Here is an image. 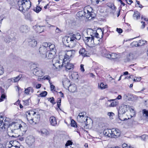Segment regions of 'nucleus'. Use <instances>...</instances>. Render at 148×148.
<instances>
[{"label":"nucleus","mask_w":148,"mask_h":148,"mask_svg":"<svg viewBox=\"0 0 148 148\" xmlns=\"http://www.w3.org/2000/svg\"><path fill=\"white\" fill-rule=\"evenodd\" d=\"M23 126L17 122H12L8 126L7 128L8 135L12 137H16L17 136L15 134L18 130H22Z\"/></svg>","instance_id":"f257e3e1"},{"label":"nucleus","mask_w":148,"mask_h":148,"mask_svg":"<svg viewBox=\"0 0 148 148\" xmlns=\"http://www.w3.org/2000/svg\"><path fill=\"white\" fill-rule=\"evenodd\" d=\"M17 4L19 10L24 13L30 8L31 5L29 0H18Z\"/></svg>","instance_id":"f03ea898"},{"label":"nucleus","mask_w":148,"mask_h":148,"mask_svg":"<svg viewBox=\"0 0 148 148\" xmlns=\"http://www.w3.org/2000/svg\"><path fill=\"white\" fill-rule=\"evenodd\" d=\"M63 41L64 43L66 45L72 47H75L76 42V40L74 39V38L69 36L65 37Z\"/></svg>","instance_id":"7ed1b4c3"},{"label":"nucleus","mask_w":148,"mask_h":148,"mask_svg":"<svg viewBox=\"0 0 148 148\" xmlns=\"http://www.w3.org/2000/svg\"><path fill=\"white\" fill-rule=\"evenodd\" d=\"M75 53V51L74 50L67 51L64 56L63 60V65L66 64L65 62L74 57Z\"/></svg>","instance_id":"20e7f679"},{"label":"nucleus","mask_w":148,"mask_h":148,"mask_svg":"<svg viewBox=\"0 0 148 148\" xmlns=\"http://www.w3.org/2000/svg\"><path fill=\"white\" fill-rule=\"evenodd\" d=\"M98 31L99 30L100 33L101 34V38L99 36V35L96 36L92 38L93 41L94 42V46L97 45L99 43L100 40L101 38H102L103 36V31L101 28L98 29Z\"/></svg>","instance_id":"39448f33"},{"label":"nucleus","mask_w":148,"mask_h":148,"mask_svg":"<svg viewBox=\"0 0 148 148\" xmlns=\"http://www.w3.org/2000/svg\"><path fill=\"white\" fill-rule=\"evenodd\" d=\"M7 118L3 117L0 115V128L2 130H4L5 129V126L7 125L8 121Z\"/></svg>","instance_id":"423d86ee"},{"label":"nucleus","mask_w":148,"mask_h":148,"mask_svg":"<svg viewBox=\"0 0 148 148\" xmlns=\"http://www.w3.org/2000/svg\"><path fill=\"white\" fill-rule=\"evenodd\" d=\"M105 56L106 58L112 60H115L120 58V56L119 54L111 52L106 53L105 54Z\"/></svg>","instance_id":"0eeeda50"},{"label":"nucleus","mask_w":148,"mask_h":148,"mask_svg":"<svg viewBox=\"0 0 148 148\" xmlns=\"http://www.w3.org/2000/svg\"><path fill=\"white\" fill-rule=\"evenodd\" d=\"M40 116L38 113L37 112L34 116H32V117L29 116L28 117V121L31 124H32L34 122L35 123L39 121L40 119Z\"/></svg>","instance_id":"6e6552de"},{"label":"nucleus","mask_w":148,"mask_h":148,"mask_svg":"<svg viewBox=\"0 0 148 148\" xmlns=\"http://www.w3.org/2000/svg\"><path fill=\"white\" fill-rule=\"evenodd\" d=\"M35 142V138L32 136L30 135L27 137L26 140V144L29 147H31L34 145Z\"/></svg>","instance_id":"1a4fd4ad"},{"label":"nucleus","mask_w":148,"mask_h":148,"mask_svg":"<svg viewBox=\"0 0 148 148\" xmlns=\"http://www.w3.org/2000/svg\"><path fill=\"white\" fill-rule=\"evenodd\" d=\"M130 109L129 106L125 104H122L119 107L118 111L119 116V114H124L128 110Z\"/></svg>","instance_id":"9d476101"},{"label":"nucleus","mask_w":148,"mask_h":148,"mask_svg":"<svg viewBox=\"0 0 148 148\" xmlns=\"http://www.w3.org/2000/svg\"><path fill=\"white\" fill-rule=\"evenodd\" d=\"M84 41L86 44L90 47L94 46L93 38L90 37H85L84 38Z\"/></svg>","instance_id":"9b49d317"},{"label":"nucleus","mask_w":148,"mask_h":148,"mask_svg":"<svg viewBox=\"0 0 148 148\" xmlns=\"http://www.w3.org/2000/svg\"><path fill=\"white\" fill-rule=\"evenodd\" d=\"M33 72L34 74L39 77H42L44 74L42 69L38 67L33 69Z\"/></svg>","instance_id":"f8f14e48"},{"label":"nucleus","mask_w":148,"mask_h":148,"mask_svg":"<svg viewBox=\"0 0 148 148\" xmlns=\"http://www.w3.org/2000/svg\"><path fill=\"white\" fill-rule=\"evenodd\" d=\"M120 134L121 133L118 129L114 128L112 129V138H117L120 136Z\"/></svg>","instance_id":"ddd939ff"},{"label":"nucleus","mask_w":148,"mask_h":148,"mask_svg":"<svg viewBox=\"0 0 148 148\" xmlns=\"http://www.w3.org/2000/svg\"><path fill=\"white\" fill-rule=\"evenodd\" d=\"M55 54V51H52V52H51L48 51H47L46 54L43 55V58H47L48 59H51L53 58Z\"/></svg>","instance_id":"4468645a"},{"label":"nucleus","mask_w":148,"mask_h":148,"mask_svg":"<svg viewBox=\"0 0 148 148\" xmlns=\"http://www.w3.org/2000/svg\"><path fill=\"white\" fill-rule=\"evenodd\" d=\"M45 26L36 25L33 27L34 29L37 33H40L44 31Z\"/></svg>","instance_id":"2eb2a0df"},{"label":"nucleus","mask_w":148,"mask_h":148,"mask_svg":"<svg viewBox=\"0 0 148 148\" xmlns=\"http://www.w3.org/2000/svg\"><path fill=\"white\" fill-rule=\"evenodd\" d=\"M52 62L53 66H55L56 69H60L61 68L62 66H64L63 64L61 65H60L59 63V61L56 58H53L52 60Z\"/></svg>","instance_id":"dca6fc26"},{"label":"nucleus","mask_w":148,"mask_h":148,"mask_svg":"<svg viewBox=\"0 0 148 148\" xmlns=\"http://www.w3.org/2000/svg\"><path fill=\"white\" fill-rule=\"evenodd\" d=\"M135 57V53H130L127 55L124 61L125 62H128L133 60Z\"/></svg>","instance_id":"f3484780"},{"label":"nucleus","mask_w":148,"mask_h":148,"mask_svg":"<svg viewBox=\"0 0 148 148\" xmlns=\"http://www.w3.org/2000/svg\"><path fill=\"white\" fill-rule=\"evenodd\" d=\"M48 50L44 46H40L39 49V52L41 56L43 58V55H45L46 53Z\"/></svg>","instance_id":"a211bd4d"},{"label":"nucleus","mask_w":148,"mask_h":148,"mask_svg":"<svg viewBox=\"0 0 148 148\" xmlns=\"http://www.w3.org/2000/svg\"><path fill=\"white\" fill-rule=\"evenodd\" d=\"M19 30L22 33H26L29 31V28L27 25L21 26L19 28Z\"/></svg>","instance_id":"6ab92c4d"},{"label":"nucleus","mask_w":148,"mask_h":148,"mask_svg":"<svg viewBox=\"0 0 148 148\" xmlns=\"http://www.w3.org/2000/svg\"><path fill=\"white\" fill-rule=\"evenodd\" d=\"M79 53L80 55L83 57L87 56L89 54V53L84 48L80 49L79 51Z\"/></svg>","instance_id":"aec40b11"},{"label":"nucleus","mask_w":148,"mask_h":148,"mask_svg":"<svg viewBox=\"0 0 148 148\" xmlns=\"http://www.w3.org/2000/svg\"><path fill=\"white\" fill-rule=\"evenodd\" d=\"M51 125L53 126H56L57 124V121L56 118L54 116L50 117L49 120Z\"/></svg>","instance_id":"412c9836"},{"label":"nucleus","mask_w":148,"mask_h":148,"mask_svg":"<svg viewBox=\"0 0 148 148\" xmlns=\"http://www.w3.org/2000/svg\"><path fill=\"white\" fill-rule=\"evenodd\" d=\"M97 31L93 30L92 29H89L88 31V33H90V35L91 36V37L93 38L96 36L98 35L99 33L97 32Z\"/></svg>","instance_id":"4be33fe9"},{"label":"nucleus","mask_w":148,"mask_h":148,"mask_svg":"<svg viewBox=\"0 0 148 148\" xmlns=\"http://www.w3.org/2000/svg\"><path fill=\"white\" fill-rule=\"evenodd\" d=\"M104 134L106 136L110 137H111V133H112V129H107L104 130L103 132Z\"/></svg>","instance_id":"5701e85b"},{"label":"nucleus","mask_w":148,"mask_h":148,"mask_svg":"<svg viewBox=\"0 0 148 148\" xmlns=\"http://www.w3.org/2000/svg\"><path fill=\"white\" fill-rule=\"evenodd\" d=\"M84 17L88 19L89 20H90L93 18L95 16V14H90L89 12H85L84 14Z\"/></svg>","instance_id":"b1692460"},{"label":"nucleus","mask_w":148,"mask_h":148,"mask_svg":"<svg viewBox=\"0 0 148 148\" xmlns=\"http://www.w3.org/2000/svg\"><path fill=\"white\" fill-rule=\"evenodd\" d=\"M37 113V112L32 110H30L27 111V114H26V115L27 116V119L28 120V117L29 116H31V117H32V116H34Z\"/></svg>","instance_id":"393cba45"},{"label":"nucleus","mask_w":148,"mask_h":148,"mask_svg":"<svg viewBox=\"0 0 148 148\" xmlns=\"http://www.w3.org/2000/svg\"><path fill=\"white\" fill-rule=\"evenodd\" d=\"M29 45L32 47H36L37 44V41L35 39H30L29 41Z\"/></svg>","instance_id":"a878e982"},{"label":"nucleus","mask_w":148,"mask_h":148,"mask_svg":"<svg viewBox=\"0 0 148 148\" xmlns=\"http://www.w3.org/2000/svg\"><path fill=\"white\" fill-rule=\"evenodd\" d=\"M39 132L40 133L41 135L43 136H45L48 134V132L47 130L45 129H42Z\"/></svg>","instance_id":"bb28decb"},{"label":"nucleus","mask_w":148,"mask_h":148,"mask_svg":"<svg viewBox=\"0 0 148 148\" xmlns=\"http://www.w3.org/2000/svg\"><path fill=\"white\" fill-rule=\"evenodd\" d=\"M65 63L66 64H64V66L67 70H70L73 67V64L68 63V62L66 63L65 62Z\"/></svg>","instance_id":"cd10ccee"},{"label":"nucleus","mask_w":148,"mask_h":148,"mask_svg":"<svg viewBox=\"0 0 148 148\" xmlns=\"http://www.w3.org/2000/svg\"><path fill=\"white\" fill-rule=\"evenodd\" d=\"M140 17V14L139 12L137 11H134V14L133 15V17L134 19L136 20H137L139 19Z\"/></svg>","instance_id":"c85d7f7f"},{"label":"nucleus","mask_w":148,"mask_h":148,"mask_svg":"<svg viewBox=\"0 0 148 148\" xmlns=\"http://www.w3.org/2000/svg\"><path fill=\"white\" fill-rule=\"evenodd\" d=\"M22 76L21 75H19L16 77H13L11 78V81L13 82H18L21 78Z\"/></svg>","instance_id":"c756f323"},{"label":"nucleus","mask_w":148,"mask_h":148,"mask_svg":"<svg viewBox=\"0 0 148 148\" xmlns=\"http://www.w3.org/2000/svg\"><path fill=\"white\" fill-rule=\"evenodd\" d=\"M34 91V89L33 88L31 87H29L26 89L25 90V93L27 95L29 94V92H31L32 93Z\"/></svg>","instance_id":"7c9ffc66"},{"label":"nucleus","mask_w":148,"mask_h":148,"mask_svg":"<svg viewBox=\"0 0 148 148\" xmlns=\"http://www.w3.org/2000/svg\"><path fill=\"white\" fill-rule=\"evenodd\" d=\"M84 10L85 12H87L90 13L91 14H95L93 13V12H92L93 10L92 8L90 6H87L86 8H85Z\"/></svg>","instance_id":"2f4dec72"},{"label":"nucleus","mask_w":148,"mask_h":148,"mask_svg":"<svg viewBox=\"0 0 148 148\" xmlns=\"http://www.w3.org/2000/svg\"><path fill=\"white\" fill-rule=\"evenodd\" d=\"M86 114V113L85 112H83L80 113L77 116V119H79V120H80L81 119H82L84 117V116Z\"/></svg>","instance_id":"473e14b6"},{"label":"nucleus","mask_w":148,"mask_h":148,"mask_svg":"<svg viewBox=\"0 0 148 148\" xmlns=\"http://www.w3.org/2000/svg\"><path fill=\"white\" fill-rule=\"evenodd\" d=\"M85 12L84 10V11H81L78 12L77 14V16L79 17L84 16Z\"/></svg>","instance_id":"72a5a7b5"},{"label":"nucleus","mask_w":148,"mask_h":148,"mask_svg":"<svg viewBox=\"0 0 148 148\" xmlns=\"http://www.w3.org/2000/svg\"><path fill=\"white\" fill-rule=\"evenodd\" d=\"M72 38H74V39H75L77 40H79L81 38V36L79 33H77L76 34H73Z\"/></svg>","instance_id":"f704fd0d"},{"label":"nucleus","mask_w":148,"mask_h":148,"mask_svg":"<svg viewBox=\"0 0 148 148\" xmlns=\"http://www.w3.org/2000/svg\"><path fill=\"white\" fill-rule=\"evenodd\" d=\"M144 43H143L141 44H139V42H138L137 41H134L131 43V45L132 46L137 47L139 46H142L144 45Z\"/></svg>","instance_id":"c9c22d12"},{"label":"nucleus","mask_w":148,"mask_h":148,"mask_svg":"<svg viewBox=\"0 0 148 148\" xmlns=\"http://www.w3.org/2000/svg\"><path fill=\"white\" fill-rule=\"evenodd\" d=\"M98 87L101 89H103L108 87V85L105 84L104 83L102 82L100 85L99 84H98Z\"/></svg>","instance_id":"e433bc0d"},{"label":"nucleus","mask_w":148,"mask_h":148,"mask_svg":"<svg viewBox=\"0 0 148 148\" xmlns=\"http://www.w3.org/2000/svg\"><path fill=\"white\" fill-rule=\"evenodd\" d=\"M55 46L54 44H51L50 45L49 44V45L48 47V49H49V51H50L52 52L53 51H55Z\"/></svg>","instance_id":"4c0bfd02"},{"label":"nucleus","mask_w":148,"mask_h":148,"mask_svg":"<svg viewBox=\"0 0 148 148\" xmlns=\"http://www.w3.org/2000/svg\"><path fill=\"white\" fill-rule=\"evenodd\" d=\"M25 17L26 18L29 20L30 21H33V18L30 16V14L29 13H27L25 15Z\"/></svg>","instance_id":"58836bf2"},{"label":"nucleus","mask_w":148,"mask_h":148,"mask_svg":"<svg viewBox=\"0 0 148 148\" xmlns=\"http://www.w3.org/2000/svg\"><path fill=\"white\" fill-rule=\"evenodd\" d=\"M143 115V116L146 117H148V111L144 109L142 111Z\"/></svg>","instance_id":"ea45409f"},{"label":"nucleus","mask_w":148,"mask_h":148,"mask_svg":"<svg viewBox=\"0 0 148 148\" xmlns=\"http://www.w3.org/2000/svg\"><path fill=\"white\" fill-rule=\"evenodd\" d=\"M41 8L39 6H38L36 7L35 8L33 9V10L36 13H39L41 10Z\"/></svg>","instance_id":"a19ab883"},{"label":"nucleus","mask_w":148,"mask_h":148,"mask_svg":"<svg viewBox=\"0 0 148 148\" xmlns=\"http://www.w3.org/2000/svg\"><path fill=\"white\" fill-rule=\"evenodd\" d=\"M71 91L72 92H74L76 90V87L75 85H71L70 86Z\"/></svg>","instance_id":"79ce46f5"},{"label":"nucleus","mask_w":148,"mask_h":148,"mask_svg":"<svg viewBox=\"0 0 148 148\" xmlns=\"http://www.w3.org/2000/svg\"><path fill=\"white\" fill-rule=\"evenodd\" d=\"M71 126L73 127H77L76 123L73 119L71 120Z\"/></svg>","instance_id":"37998d69"},{"label":"nucleus","mask_w":148,"mask_h":148,"mask_svg":"<svg viewBox=\"0 0 148 148\" xmlns=\"http://www.w3.org/2000/svg\"><path fill=\"white\" fill-rule=\"evenodd\" d=\"M129 109L130 110V111L131 113V114H130V115L131 117H132L135 115V112L134 110L132 108H130V109Z\"/></svg>","instance_id":"c03bdc74"},{"label":"nucleus","mask_w":148,"mask_h":148,"mask_svg":"<svg viewBox=\"0 0 148 148\" xmlns=\"http://www.w3.org/2000/svg\"><path fill=\"white\" fill-rule=\"evenodd\" d=\"M61 99L60 98H59L57 100V106H58V108H59L60 110V106L61 105Z\"/></svg>","instance_id":"a18cd8bd"},{"label":"nucleus","mask_w":148,"mask_h":148,"mask_svg":"<svg viewBox=\"0 0 148 148\" xmlns=\"http://www.w3.org/2000/svg\"><path fill=\"white\" fill-rule=\"evenodd\" d=\"M47 92L46 91H44L40 93L39 94V95L41 97H45L47 95Z\"/></svg>","instance_id":"49530a36"},{"label":"nucleus","mask_w":148,"mask_h":148,"mask_svg":"<svg viewBox=\"0 0 148 148\" xmlns=\"http://www.w3.org/2000/svg\"><path fill=\"white\" fill-rule=\"evenodd\" d=\"M141 138L142 140H145L148 138V136L146 134H143L141 136Z\"/></svg>","instance_id":"de8ad7c7"},{"label":"nucleus","mask_w":148,"mask_h":148,"mask_svg":"<svg viewBox=\"0 0 148 148\" xmlns=\"http://www.w3.org/2000/svg\"><path fill=\"white\" fill-rule=\"evenodd\" d=\"M114 114L112 112H108V115L109 116V117L111 119H113V116H114Z\"/></svg>","instance_id":"09e8293b"},{"label":"nucleus","mask_w":148,"mask_h":148,"mask_svg":"<svg viewBox=\"0 0 148 148\" xmlns=\"http://www.w3.org/2000/svg\"><path fill=\"white\" fill-rule=\"evenodd\" d=\"M48 99H49L48 100L53 104L56 103L54 102V99L53 97L48 98Z\"/></svg>","instance_id":"8fccbe9b"},{"label":"nucleus","mask_w":148,"mask_h":148,"mask_svg":"<svg viewBox=\"0 0 148 148\" xmlns=\"http://www.w3.org/2000/svg\"><path fill=\"white\" fill-rule=\"evenodd\" d=\"M123 148H134L132 147L127 146V144L126 143L123 144L122 145Z\"/></svg>","instance_id":"3c124183"},{"label":"nucleus","mask_w":148,"mask_h":148,"mask_svg":"<svg viewBox=\"0 0 148 148\" xmlns=\"http://www.w3.org/2000/svg\"><path fill=\"white\" fill-rule=\"evenodd\" d=\"M49 44L47 42H44L43 43V44L42 45H41V46H44V47H46V48L48 49Z\"/></svg>","instance_id":"603ef678"},{"label":"nucleus","mask_w":148,"mask_h":148,"mask_svg":"<svg viewBox=\"0 0 148 148\" xmlns=\"http://www.w3.org/2000/svg\"><path fill=\"white\" fill-rule=\"evenodd\" d=\"M73 144V142L71 140H68L66 143L65 144V146L66 147H67L69 145H72Z\"/></svg>","instance_id":"864d4df0"},{"label":"nucleus","mask_w":148,"mask_h":148,"mask_svg":"<svg viewBox=\"0 0 148 148\" xmlns=\"http://www.w3.org/2000/svg\"><path fill=\"white\" fill-rule=\"evenodd\" d=\"M4 70L3 67L0 65V75H2L4 73Z\"/></svg>","instance_id":"5fc2aeb1"},{"label":"nucleus","mask_w":148,"mask_h":148,"mask_svg":"<svg viewBox=\"0 0 148 148\" xmlns=\"http://www.w3.org/2000/svg\"><path fill=\"white\" fill-rule=\"evenodd\" d=\"M6 96L4 94H2L1 96V99L0 98V102L3 100V99L5 98Z\"/></svg>","instance_id":"6e6d98bb"},{"label":"nucleus","mask_w":148,"mask_h":148,"mask_svg":"<svg viewBox=\"0 0 148 148\" xmlns=\"http://www.w3.org/2000/svg\"><path fill=\"white\" fill-rule=\"evenodd\" d=\"M49 84L50 85L51 90H54V89L55 88V86L53 84H52V83L51 82H50Z\"/></svg>","instance_id":"4d7b16f0"},{"label":"nucleus","mask_w":148,"mask_h":148,"mask_svg":"<svg viewBox=\"0 0 148 148\" xmlns=\"http://www.w3.org/2000/svg\"><path fill=\"white\" fill-rule=\"evenodd\" d=\"M116 105V102H112L109 105V107H114Z\"/></svg>","instance_id":"13d9d810"},{"label":"nucleus","mask_w":148,"mask_h":148,"mask_svg":"<svg viewBox=\"0 0 148 148\" xmlns=\"http://www.w3.org/2000/svg\"><path fill=\"white\" fill-rule=\"evenodd\" d=\"M45 79H47L49 81V82H50V79H51L50 77L49 76H45Z\"/></svg>","instance_id":"bf43d9fd"},{"label":"nucleus","mask_w":148,"mask_h":148,"mask_svg":"<svg viewBox=\"0 0 148 148\" xmlns=\"http://www.w3.org/2000/svg\"><path fill=\"white\" fill-rule=\"evenodd\" d=\"M24 104L26 105V106H27L29 105V101L28 100H26L25 101H23Z\"/></svg>","instance_id":"052dcab7"},{"label":"nucleus","mask_w":148,"mask_h":148,"mask_svg":"<svg viewBox=\"0 0 148 148\" xmlns=\"http://www.w3.org/2000/svg\"><path fill=\"white\" fill-rule=\"evenodd\" d=\"M136 78H137L136 79H133V81L134 82L140 81L141 80V77H139V78H136Z\"/></svg>","instance_id":"680f3d73"},{"label":"nucleus","mask_w":148,"mask_h":148,"mask_svg":"<svg viewBox=\"0 0 148 148\" xmlns=\"http://www.w3.org/2000/svg\"><path fill=\"white\" fill-rule=\"evenodd\" d=\"M141 23L142 24V25L141 26V28L142 29H144L145 28V22H143V21H141Z\"/></svg>","instance_id":"e2e57ef3"},{"label":"nucleus","mask_w":148,"mask_h":148,"mask_svg":"<svg viewBox=\"0 0 148 148\" xmlns=\"http://www.w3.org/2000/svg\"><path fill=\"white\" fill-rule=\"evenodd\" d=\"M116 31L119 33H121L122 32V29L121 28H116Z\"/></svg>","instance_id":"0e129e2a"},{"label":"nucleus","mask_w":148,"mask_h":148,"mask_svg":"<svg viewBox=\"0 0 148 148\" xmlns=\"http://www.w3.org/2000/svg\"><path fill=\"white\" fill-rule=\"evenodd\" d=\"M80 70L82 72H84V71L85 70L84 69V65L83 64H81L80 65Z\"/></svg>","instance_id":"69168bd1"},{"label":"nucleus","mask_w":148,"mask_h":148,"mask_svg":"<svg viewBox=\"0 0 148 148\" xmlns=\"http://www.w3.org/2000/svg\"><path fill=\"white\" fill-rule=\"evenodd\" d=\"M147 41L146 40H140L139 42V44H141L143 43H144V44H145V43Z\"/></svg>","instance_id":"338daca9"},{"label":"nucleus","mask_w":148,"mask_h":148,"mask_svg":"<svg viewBox=\"0 0 148 148\" xmlns=\"http://www.w3.org/2000/svg\"><path fill=\"white\" fill-rule=\"evenodd\" d=\"M73 6L79 7V3H76L75 4H74L72 5Z\"/></svg>","instance_id":"774afa93"}]
</instances>
